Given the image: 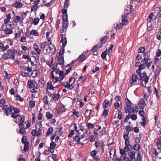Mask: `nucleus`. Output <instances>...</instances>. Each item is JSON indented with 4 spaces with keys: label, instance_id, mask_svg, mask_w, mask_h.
I'll return each mask as SVG.
<instances>
[{
    "label": "nucleus",
    "instance_id": "1",
    "mask_svg": "<svg viewBox=\"0 0 161 161\" xmlns=\"http://www.w3.org/2000/svg\"><path fill=\"white\" fill-rule=\"evenodd\" d=\"M24 121H23L21 124V122H19V132L20 134L25 135L26 133V131L25 129H26L29 127L31 125V124L28 122V121L25 122L24 123Z\"/></svg>",
    "mask_w": 161,
    "mask_h": 161
},
{
    "label": "nucleus",
    "instance_id": "2",
    "mask_svg": "<svg viewBox=\"0 0 161 161\" xmlns=\"http://www.w3.org/2000/svg\"><path fill=\"white\" fill-rule=\"evenodd\" d=\"M142 76H140V78L139 80L141 82V85L144 87H145L146 86V84L148 81L149 78L145 72L143 73L142 74Z\"/></svg>",
    "mask_w": 161,
    "mask_h": 161
},
{
    "label": "nucleus",
    "instance_id": "3",
    "mask_svg": "<svg viewBox=\"0 0 161 161\" xmlns=\"http://www.w3.org/2000/svg\"><path fill=\"white\" fill-rule=\"evenodd\" d=\"M59 70L57 69H54L51 74L52 80L54 83H56L58 81L60 80V78H58L59 76Z\"/></svg>",
    "mask_w": 161,
    "mask_h": 161
},
{
    "label": "nucleus",
    "instance_id": "4",
    "mask_svg": "<svg viewBox=\"0 0 161 161\" xmlns=\"http://www.w3.org/2000/svg\"><path fill=\"white\" fill-rule=\"evenodd\" d=\"M11 114H12V117L14 118V121L16 123L19 122L21 123L23 121H25V119L24 116H20L18 114L14 113H11Z\"/></svg>",
    "mask_w": 161,
    "mask_h": 161
},
{
    "label": "nucleus",
    "instance_id": "5",
    "mask_svg": "<svg viewBox=\"0 0 161 161\" xmlns=\"http://www.w3.org/2000/svg\"><path fill=\"white\" fill-rule=\"evenodd\" d=\"M46 51L49 54H53L56 52L55 46L51 44V41H50V43L48 45V47L46 49Z\"/></svg>",
    "mask_w": 161,
    "mask_h": 161
},
{
    "label": "nucleus",
    "instance_id": "6",
    "mask_svg": "<svg viewBox=\"0 0 161 161\" xmlns=\"http://www.w3.org/2000/svg\"><path fill=\"white\" fill-rule=\"evenodd\" d=\"M14 108V107L13 106L5 105L3 107V109L5 110L6 115L8 116L11 114L12 113V111Z\"/></svg>",
    "mask_w": 161,
    "mask_h": 161
},
{
    "label": "nucleus",
    "instance_id": "7",
    "mask_svg": "<svg viewBox=\"0 0 161 161\" xmlns=\"http://www.w3.org/2000/svg\"><path fill=\"white\" fill-rule=\"evenodd\" d=\"M27 86L29 89L32 88L36 89L37 87V84L35 80H29L27 83Z\"/></svg>",
    "mask_w": 161,
    "mask_h": 161
},
{
    "label": "nucleus",
    "instance_id": "8",
    "mask_svg": "<svg viewBox=\"0 0 161 161\" xmlns=\"http://www.w3.org/2000/svg\"><path fill=\"white\" fill-rule=\"evenodd\" d=\"M152 61L151 59H148L147 58H143L141 61V63L144 64L145 65L147 68H149L152 63Z\"/></svg>",
    "mask_w": 161,
    "mask_h": 161
},
{
    "label": "nucleus",
    "instance_id": "9",
    "mask_svg": "<svg viewBox=\"0 0 161 161\" xmlns=\"http://www.w3.org/2000/svg\"><path fill=\"white\" fill-rule=\"evenodd\" d=\"M42 131L40 128H39L38 130L36 129L33 130L31 131V134L34 136H40L41 135Z\"/></svg>",
    "mask_w": 161,
    "mask_h": 161
},
{
    "label": "nucleus",
    "instance_id": "10",
    "mask_svg": "<svg viewBox=\"0 0 161 161\" xmlns=\"http://www.w3.org/2000/svg\"><path fill=\"white\" fill-rule=\"evenodd\" d=\"M64 17H65V18L63 19V22L62 23L63 25V28L64 29H65L67 27L68 24V17L67 15L66 14L65 16L64 15V16L63 17L64 18Z\"/></svg>",
    "mask_w": 161,
    "mask_h": 161
},
{
    "label": "nucleus",
    "instance_id": "11",
    "mask_svg": "<svg viewBox=\"0 0 161 161\" xmlns=\"http://www.w3.org/2000/svg\"><path fill=\"white\" fill-rule=\"evenodd\" d=\"M146 105V102L143 98H140L139 99L138 106L140 108L143 109Z\"/></svg>",
    "mask_w": 161,
    "mask_h": 161
},
{
    "label": "nucleus",
    "instance_id": "12",
    "mask_svg": "<svg viewBox=\"0 0 161 161\" xmlns=\"http://www.w3.org/2000/svg\"><path fill=\"white\" fill-rule=\"evenodd\" d=\"M104 144L103 142H96L95 143V146L97 148H99L102 149L103 152H104L103 147L104 146Z\"/></svg>",
    "mask_w": 161,
    "mask_h": 161
},
{
    "label": "nucleus",
    "instance_id": "13",
    "mask_svg": "<svg viewBox=\"0 0 161 161\" xmlns=\"http://www.w3.org/2000/svg\"><path fill=\"white\" fill-rule=\"evenodd\" d=\"M157 18V15H153V13H150L147 19L148 23H150L152 19L154 20Z\"/></svg>",
    "mask_w": 161,
    "mask_h": 161
},
{
    "label": "nucleus",
    "instance_id": "14",
    "mask_svg": "<svg viewBox=\"0 0 161 161\" xmlns=\"http://www.w3.org/2000/svg\"><path fill=\"white\" fill-rule=\"evenodd\" d=\"M125 111L127 110L129 108H131V103L128 99H125Z\"/></svg>",
    "mask_w": 161,
    "mask_h": 161
},
{
    "label": "nucleus",
    "instance_id": "15",
    "mask_svg": "<svg viewBox=\"0 0 161 161\" xmlns=\"http://www.w3.org/2000/svg\"><path fill=\"white\" fill-rule=\"evenodd\" d=\"M120 97L119 96H117L115 98V103L114 104V106L115 109L118 108L119 107V102L120 101Z\"/></svg>",
    "mask_w": 161,
    "mask_h": 161
},
{
    "label": "nucleus",
    "instance_id": "16",
    "mask_svg": "<svg viewBox=\"0 0 161 161\" xmlns=\"http://www.w3.org/2000/svg\"><path fill=\"white\" fill-rule=\"evenodd\" d=\"M64 86L67 88L72 89L74 88V85L67 82H65L64 83Z\"/></svg>",
    "mask_w": 161,
    "mask_h": 161
},
{
    "label": "nucleus",
    "instance_id": "17",
    "mask_svg": "<svg viewBox=\"0 0 161 161\" xmlns=\"http://www.w3.org/2000/svg\"><path fill=\"white\" fill-rule=\"evenodd\" d=\"M138 78V77L135 74H133L132 75V79L130 80L129 83L130 84H132L134 82L137 81Z\"/></svg>",
    "mask_w": 161,
    "mask_h": 161
},
{
    "label": "nucleus",
    "instance_id": "18",
    "mask_svg": "<svg viewBox=\"0 0 161 161\" xmlns=\"http://www.w3.org/2000/svg\"><path fill=\"white\" fill-rule=\"evenodd\" d=\"M60 38H61V42L62 43V46L63 47H65L67 43V40L66 37H63L62 34H61L60 35Z\"/></svg>",
    "mask_w": 161,
    "mask_h": 161
},
{
    "label": "nucleus",
    "instance_id": "19",
    "mask_svg": "<svg viewBox=\"0 0 161 161\" xmlns=\"http://www.w3.org/2000/svg\"><path fill=\"white\" fill-rule=\"evenodd\" d=\"M125 146L124 148L125 150H126V151H128L130 150V149H132V147L131 145L130 144V142H125Z\"/></svg>",
    "mask_w": 161,
    "mask_h": 161
},
{
    "label": "nucleus",
    "instance_id": "20",
    "mask_svg": "<svg viewBox=\"0 0 161 161\" xmlns=\"http://www.w3.org/2000/svg\"><path fill=\"white\" fill-rule=\"evenodd\" d=\"M136 152L135 151H131L128 153V155L131 160L133 159L135 157Z\"/></svg>",
    "mask_w": 161,
    "mask_h": 161
},
{
    "label": "nucleus",
    "instance_id": "21",
    "mask_svg": "<svg viewBox=\"0 0 161 161\" xmlns=\"http://www.w3.org/2000/svg\"><path fill=\"white\" fill-rule=\"evenodd\" d=\"M132 6L131 5L128 6L126 7L124 10V12L125 14H129L131 11Z\"/></svg>",
    "mask_w": 161,
    "mask_h": 161
},
{
    "label": "nucleus",
    "instance_id": "22",
    "mask_svg": "<svg viewBox=\"0 0 161 161\" xmlns=\"http://www.w3.org/2000/svg\"><path fill=\"white\" fill-rule=\"evenodd\" d=\"M50 41L49 40L48 42H44L41 43L39 44L40 47L42 49H44L50 43Z\"/></svg>",
    "mask_w": 161,
    "mask_h": 161
},
{
    "label": "nucleus",
    "instance_id": "23",
    "mask_svg": "<svg viewBox=\"0 0 161 161\" xmlns=\"http://www.w3.org/2000/svg\"><path fill=\"white\" fill-rule=\"evenodd\" d=\"M129 132L126 131L124 135L123 138L125 140V142H129L130 137L129 136Z\"/></svg>",
    "mask_w": 161,
    "mask_h": 161
},
{
    "label": "nucleus",
    "instance_id": "24",
    "mask_svg": "<svg viewBox=\"0 0 161 161\" xmlns=\"http://www.w3.org/2000/svg\"><path fill=\"white\" fill-rule=\"evenodd\" d=\"M13 7H15L16 8H21L23 6V4L20 2H16L14 3L12 5Z\"/></svg>",
    "mask_w": 161,
    "mask_h": 161
},
{
    "label": "nucleus",
    "instance_id": "25",
    "mask_svg": "<svg viewBox=\"0 0 161 161\" xmlns=\"http://www.w3.org/2000/svg\"><path fill=\"white\" fill-rule=\"evenodd\" d=\"M73 115L71 116V117H73L75 119L77 118L79 116V112L75 109H73Z\"/></svg>",
    "mask_w": 161,
    "mask_h": 161
},
{
    "label": "nucleus",
    "instance_id": "26",
    "mask_svg": "<svg viewBox=\"0 0 161 161\" xmlns=\"http://www.w3.org/2000/svg\"><path fill=\"white\" fill-rule=\"evenodd\" d=\"M40 0H36L34 2V4L33 5V8L35 9H37L39 7L38 4L40 3Z\"/></svg>",
    "mask_w": 161,
    "mask_h": 161
},
{
    "label": "nucleus",
    "instance_id": "27",
    "mask_svg": "<svg viewBox=\"0 0 161 161\" xmlns=\"http://www.w3.org/2000/svg\"><path fill=\"white\" fill-rule=\"evenodd\" d=\"M56 57H57V58L58 59V64L60 65L63 64L64 63V59L63 56L57 55Z\"/></svg>",
    "mask_w": 161,
    "mask_h": 161
},
{
    "label": "nucleus",
    "instance_id": "28",
    "mask_svg": "<svg viewBox=\"0 0 161 161\" xmlns=\"http://www.w3.org/2000/svg\"><path fill=\"white\" fill-rule=\"evenodd\" d=\"M56 146V144L53 141H51L50 144V147L51 149H53V151L52 150H50L51 153H53L54 152V149L55 148Z\"/></svg>",
    "mask_w": 161,
    "mask_h": 161
},
{
    "label": "nucleus",
    "instance_id": "29",
    "mask_svg": "<svg viewBox=\"0 0 161 161\" xmlns=\"http://www.w3.org/2000/svg\"><path fill=\"white\" fill-rule=\"evenodd\" d=\"M13 31L9 28L7 27L4 30V33L6 35H10L13 33Z\"/></svg>",
    "mask_w": 161,
    "mask_h": 161
},
{
    "label": "nucleus",
    "instance_id": "30",
    "mask_svg": "<svg viewBox=\"0 0 161 161\" xmlns=\"http://www.w3.org/2000/svg\"><path fill=\"white\" fill-rule=\"evenodd\" d=\"M122 24L123 25H125L126 24V23L127 22V17L126 15H123L122 16Z\"/></svg>",
    "mask_w": 161,
    "mask_h": 161
},
{
    "label": "nucleus",
    "instance_id": "31",
    "mask_svg": "<svg viewBox=\"0 0 161 161\" xmlns=\"http://www.w3.org/2000/svg\"><path fill=\"white\" fill-rule=\"evenodd\" d=\"M157 148L159 150H161V136L158 139L157 142Z\"/></svg>",
    "mask_w": 161,
    "mask_h": 161
},
{
    "label": "nucleus",
    "instance_id": "32",
    "mask_svg": "<svg viewBox=\"0 0 161 161\" xmlns=\"http://www.w3.org/2000/svg\"><path fill=\"white\" fill-rule=\"evenodd\" d=\"M47 89H49V90H53L55 87H53L51 82L48 81L47 84Z\"/></svg>",
    "mask_w": 161,
    "mask_h": 161
},
{
    "label": "nucleus",
    "instance_id": "33",
    "mask_svg": "<svg viewBox=\"0 0 161 161\" xmlns=\"http://www.w3.org/2000/svg\"><path fill=\"white\" fill-rule=\"evenodd\" d=\"M33 47L37 52V54H40L41 53V50L39 48L38 46L35 44L33 45Z\"/></svg>",
    "mask_w": 161,
    "mask_h": 161
},
{
    "label": "nucleus",
    "instance_id": "34",
    "mask_svg": "<svg viewBox=\"0 0 161 161\" xmlns=\"http://www.w3.org/2000/svg\"><path fill=\"white\" fill-rule=\"evenodd\" d=\"M58 110V111L59 112H62L64 111L65 110L64 105L62 104L60 105Z\"/></svg>",
    "mask_w": 161,
    "mask_h": 161
},
{
    "label": "nucleus",
    "instance_id": "35",
    "mask_svg": "<svg viewBox=\"0 0 161 161\" xmlns=\"http://www.w3.org/2000/svg\"><path fill=\"white\" fill-rule=\"evenodd\" d=\"M53 131V127H50L49 128L48 130L46 132V136H49L50 135V134H51Z\"/></svg>",
    "mask_w": 161,
    "mask_h": 161
},
{
    "label": "nucleus",
    "instance_id": "36",
    "mask_svg": "<svg viewBox=\"0 0 161 161\" xmlns=\"http://www.w3.org/2000/svg\"><path fill=\"white\" fill-rule=\"evenodd\" d=\"M85 55L84 54V53H83L82 54H81V55H80L79 57L77 58V61H83L85 59H83L85 57Z\"/></svg>",
    "mask_w": 161,
    "mask_h": 161
},
{
    "label": "nucleus",
    "instance_id": "37",
    "mask_svg": "<svg viewBox=\"0 0 161 161\" xmlns=\"http://www.w3.org/2000/svg\"><path fill=\"white\" fill-rule=\"evenodd\" d=\"M133 147L134 150L138 151L140 149L141 145L140 144L136 143L134 145Z\"/></svg>",
    "mask_w": 161,
    "mask_h": 161
},
{
    "label": "nucleus",
    "instance_id": "38",
    "mask_svg": "<svg viewBox=\"0 0 161 161\" xmlns=\"http://www.w3.org/2000/svg\"><path fill=\"white\" fill-rule=\"evenodd\" d=\"M30 33L31 35H33L36 36H39V33L37 31L34 30H32L30 31Z\"/></svg>",
    "mask_w": 161,
    "mask_h": 161
},
{
    "label": "nucleus",
    "instance_id": "39",
    "mask_svg": "<svg viewBox=\"0 0 161 161\" xmlns=\"http://www.w3.org/2000/svg\"><path fill=\"white\" fill-rule=\"evenodd\" d=\"M60 97V94H54L52 96V98L54 101L57 100Z\"/></svg>",
    "mask_w": 161,
    "mask_h": 161
},
{
    "label": "nucleus",
    "instance_id": "40",
    "mask_svg": "<svg viewBox=\"0 0 161 161\" xmlns=\"http://www.w3.org/2000/svg\"><path fill=\"white\" fill-rule=\"evenodd\" d=\"M109 101L108 100L106 99L103 103V107L104 108H107L109 105Z\"/></svg>",
    "mask_w": 161,
    "mask_h": 161
},
{
    "label": "nucleus",
    "instance_id": "41",
    "mask_svg": "<svg viewBox=\"0 0 161 161\" xmlns=\"http://www.w3.org/2000/svg\"><path fill=\"white\" fill-rule=\"evenodd\" d=\"M80 137L79 136H74L73 141H74L77 142L78 144H80Z\"/></svg>",
    "mask_w": 161,
    "mask_h": 161
},
{
    "label": "nucleus",
    "instance_id": "42",
    "mask_svg": "<svg viewBox=\"0 0 161 161\" xmlns=\"http://www.w3.org/2000/svg\"><path fill=\"white\" fill-rule=\"evenodd\" d=\"M142 122H140V124L142 126L144 127L146 125V120L145 118V117H143V118L142 119Z\"/></svg>",
    "mask_w": 161,
    "mask_h": 161
},
{
    "label": "nucleus",
    "instance_id": "43",
    "mask_svg": "<svg viewBox=\"0 0 161 161\" xmlns=\"http://www.w3.org/2000/svg\"><path fill=\"white\" fill-rule=\"evenodd\" d=\"M161 69L159 66H158L157 67L155 70V75H158L159 74L160 72Z\"/></svg>",
    "mask_w": 161,
    "mask_h": 161
},
{
    "label": "nucleus",
    "instance_id": "44",
    "mask_svg": "<svg viewBox=\"0 0 161 161\" xmlns=\"http://www.w3.org/2000/svg\"><path fill=\"white\" fill-rule=\"evenodd\" d=\"M134 112V108L132 107H131L128 109L127 110L125 111V112L126 113H129V114H131Z\"/></svg>",
    "mask_w": 161,
    "mask_h": 161
},
{
    "label": "nucleus",
    "instance_id": "45",
    "mask_svg": "<svg viewBox=\"0 0 161 161\" xmlns=\"http://www.w3.org/2000/svg\"><path fill=\"white\" fill-rule=\"evenodd\" d=\"M21 19V18H20V17L19 16L17 15L14 18V21L15 23H16L19 22Z\"/></svg>",
    "mask_w": 161,
    "mask_h": 161
},
{
    "label": "nucleus",
    "instance_id": "46",
    "mask_svg": "<svg viewBox=\"0 0 161 161\" xmlns=\"http://www.w3.org/2000/svg\"><path fill=\"white\" fill-rule=\"evenodd\" d=\"M64 78V72L63 71H60L59 73L58 78H60V80H62Z\"/></svg>",
    "mask_w": 161,
    "mask_h": 161
},
{
    "label": "nucleus",
    "instance_id": "47",
    "mask_svg": "<svg viewBox=\"0 0 161 161\" xmlns=\"http://www.w3.org/2000/svg\"><path fill=\"white\" fill-rule=\"evenodd\" d=\"M92 110H86L85 112V115L87 117L90 116L92 113Z\"/></svg>",
    "mask_w": 161,
    "mask_h": 161
},
{
    "label": "nucleus",
    "instance_id": "48",
    "mask_svg": "<svg viewBox=\"0 0 161 161\" xmlns=\"http://www.w3.org/2000/svg\"><path fill=\"white\" fill-rule=\"evenodd\" d=\"M42 100L44 102V104L47 105L48 104L49 101L48 100V98L47 96L44 97Z\"/></svg>",
    "mask_w": 161,
    "mask_h": 161
},
{
    "label": "nucleus",
    "instance_id": "49",
    "mask_svg": "<svg viewBox=\"0 0 161 161\" xmlns=\"http://www.w3.org/2000/svg\"><path fill=\"white\" fill-rule=\"evenodd\" d=\"M75 82V78L74 77H71L69 78V83L70 84L74 85Z\"/></svg>",
    "mask_w": 161,
    "mask_h": 161
},
{
    "label": "nucleus",
    "instance_id": "50",
    "mask_svg": "<svg viewBox=\"0 0 161 161\" xmlns=\"http://www.w3.org/2000/svg\"><path fill=\"white\" fill-rule=\"evenodd\" d=\"M87 127L88 129H93L94 127V124H92L90 123H88L86 124Z\"/></svg>",
    "mask_w": 161,
    "mask_h": 161
},
{
    "label": "nucleus",
    "instance_id": "51",
    "mask_svg": "<svg viewBox=\"0 0 161 161\" xmlns=\"http://www.w3.org/2000/svg\"><path fill=\"white\" fill-rule=\"evenodd\" d=\"M108 52L107 50L103 52L101 54V57L103 59L106 58V56Z\"/></svg>",
    "mask_w": 161,
    "mask_h": 161
},
{
    "label": "nucleus",
    "instance_id": "52",
    "mask_svg": "<svg viewBox=\"0 0 161 161\" xmlns=\"http://www.w3.org/2000/svg\"><path fill=\"white\" fill-rule=\"evenodd\" d=\"M46 116L47 119H51L53 117V115L50 112H48L46 113Z\"/></svg>",
    "mask_w": 161,
    "mask_h": 161
},
{
    "label": "nucleus",
    "instance_id": "53",
    "mask_svg": "<svg viewBox=\"0 0 161 161\" xmlns=\"http://www.w3.org/2000/svg\"><path fill=\"white\" fill-rule=\"evenodd\" d=\"M123 25H123L122 24L120 23L119 25L116 24V27L115 26V24H114V27L116 29H119L123 26Z\"/></svg>",
    "mask_w": 161,
    "mask_h": 161
},
{
    "label": "nucleus",
    "instance_id": "54",
    "mask_svg": "<svg viewBox=\"0 0 161 161\" xmlns=\"http://www.w3.org/2000/svg\"><path fill=\"white\" fill-rule=\"evenodd\" d=\"M156 57H158L161 55V50L158 49L156 52Z\"/></svg>",
    "mask_w": 161,
    "mask_h": 161
},
{
    "label": "nucleus",
    "instance_id": "55",
    "mask_svg": "<svg viewBox=\"0 0 161 161\" xmlns=\"http://www.w3.org/2000/svg\"><path fill=\"white\" fill-rule=\"evenodd\" d=\"M117 127L118 129H119L121 126L122 124V121L121 120H118L117 121Z\"/></svg>",
    "mask_w": 161,
    "mask_h": 161
},
{
    "label": "nucleus",
    "instance_id": "56",
    "mask_svg": "<svg viewBox=\"0 0 161 161\" xmlns=\"http://www.w3.org/2000/svg\"><path fill=\"white\" fill-rule=\"evenodd\" d=\"M22 32H23V30L21 29L19 31V33L15 34V38H17L19 37L20 36H21V33Z\"/></svg>",
    "mask_w": 161,
    "mask_h": 161
},
{
    "label": "nucleus",
    "instance_id": "57",
    "mask_svg": "<svg viewBox=\"0 0 161 161\" xmlns=\"http://www.w3.org/2000/svg\"><path fill=\"white\" fill-rule=\"evenodd\" d=\"M97 152L96 150H94L92 151L91 153V155L93 157L96 156V155L97 154Z\"/></svg>",
    "mask_w": 161,
    "mask_h": 161
},
{
    "label": "nucleus",
    "instance_id": "58",
    "mask_svg": "<svg viewBox=\"0 0 161 161\" xmlns=\"http://www.w3.org/2000/svg\"><path fill=\"white\" fill-rule=\"evenodd\" d=\"M39 21V19L38 18H36L34 20L33 24L35 25H37Z\"/></svg>",
    "mask_w": 161,
    "mask_h": 161
},
{
    "label": "nucleus",
    "instance_id": "59",
    "mask_svg": "<svg viewBox=\"0 0 161 161\" xmlns=\"http://www.w3.org/2000/svg\"><path fill=\"white\" fill-rule=\"evenodd\" d=\"M154 10L155 11H157V12H155L153 13V15H157V17L158 15V13L160 11V8L157 7Z\"/></svg>",
    "mask_w": 161,
    "mask_h": 161
},
{
    "label": "nucleus",
    "instance_id": "60",
    "mask_svg": "<svg viewBox=\"0 0 161 161\" xmlns=\"http://www.w3.org/2000/svg\"><path fill=\"white\" fill-rule=\"evenodd\" d=\"M127 152L126 151V150H125V149L124 148L123 149H120V153L121 155H126L125 152Z\"/></svg>",
    "mask_w": 161,
    "mask_h": 161
},
{
    "label": "nucleus",
    "instance_id": "61",
    "mask_svg": "<svg viewBox=\"0 0 161 161\" xmlns=\"http://www.w3.org/2000/svg\"><path fill=\"white\" fill-rule=\"evenodd\" d=\"M107 37L106 36L103 37V38H101V42L102 43H105L107 40Z\"/></svg>",
    "mask_w": 161,
    "mask_h": 161
},
{
    "label": "nucleus",
    "instance_id": "62",
    "mask_svg": "<svg viewBox=\"0 0 161 161\" xmlns=\"http://www.w3.org/2000/svg\"><path fill=\"white\" fill-rule=\"evenodd\" d=\"M29 106L31 108H33L35 106V102L34 101H31L29 103Z\"/></svg>",
    "mask_w": 161,
    "mask_h": 161
},
{
    "label": "nucleus",
    "instance_id": "63",
    "mask_svg": "<svg viewBox=\"0 0 161 161\" xmlns=\"http://www.w3.org/2000/svg\"><path fill=\"white\" fill-rule=\"evenodd\" d=\"M120 158H123V159L124 161H131V160L129 157L126 156L124 157L123 156H121Z\"/></svg>",
    "mask_w": 161,
    "mask_h": 161
},
{
    "label": "nucleus",
    "instance_id": "64",
    "mask_svg": "<svg viewBox=\"0 0 161 161\" xmlns=\"http://www.w3.org/2000/svg\"><path fill=\"white\" fill-rule=\"evenodd\" d=\"M142 159V156L139 153H138L137 155V161H141Z\"/></svg>",
    "mask_w": 161,
    "mask_h": 161
}]
</instances>
